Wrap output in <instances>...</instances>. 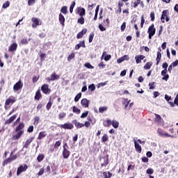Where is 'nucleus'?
<instances>
[{"label": "nucleus", "mask_w": 178, "mask_h": 178, "mask_svg": "<svg viewBox=\"0 0 178 178\" xmlns=\"http://www.w3.org/2000/svg\"><path fill=\"white\" fill-rule=\"evenodd\" d=\"M94 35H95V34L94 33V32H92L90 35H89V42H92V40H94Z\"/></svg>", "instance_id": "864d4df0"}, {"label": "nucleus", "mask_w": 178, "mask_h": 178, "mask_svg": "<svg viewBox=\"0 0 178 178\" xmlns=\"http://www.w3.org/2000/svg\"><path fill=\"white\" fill-rule=\"evenodd\" d=\"M88 90H90V91H95V85L94 83L90 84L88 86Z\"/></svg>", "instance_id": "5fc2aeb1"}, {"label": "nucleus", "mask_w": 178, "mask_h": 178, "mask_svg": "<svg viewBox=\"0 0 178 178\" xmlns=\"http://www.w3.org/2000/svg\"><path fill=\"white\" fill-rule=\"evenodd\" d=\"M165 99H166L168 101V102L170 104V106H172V107L175 106V103H173L172 102H169L172 99V97H170L168 95H165Z\"/></svg>", "instance_id": "c85d7f7f"}, {"label": "nucleus", "mask_w": 178, "mask_h": 178, "mask_svg": "<svg viewBox=\"0 0 178 178\" xmlns=\"http://www.w3.org/2000/svg\"><path fill=\"white\" fill-rule=\"evenodd\" d=\"M124 30H126V22H124L120 26V31L122 32L124 31Z\"/></svg>", "instance_id": "6e6d98bb"}, {"label": "nucleus", "mask_w": 178, "mask_h": 178, "mask_svg": "<svg viewBox=\"0 0 178 178\" xmlns=\"http://www.w3.org/2000/svg\"><path fill=\"white\" fill-rule=\"evenodd\" d=\"M85 67H87L88 69H93L94 66H92L90 63H85Z\"/></svg>", "instance_id": "052dcab7"}, {"label": "nucleus", "mask_w": 178, "mask_h": 178, "mask_svg": "<svg viewBox=\"0 0 178 178\" xmlns=\"http://www.w3.org/2000/svg\"><path fill=\"white\" fill-rule=\"evenodd\" d=\"M103 176H104V178H111L112 177L113 175H112V172L108 171V172H104Z\"/></svg>", "instance_id": "e433bc0d"}, {"label": "nucleus", "mask_w": 178, "mask_h": 178, "mask_svg": "<svg viewBox=\"0 0 178 178\" xmlns=\"http://www.w3.org/2000/svg\"><path fill=\"white\" fill-rule=\"evenodd\" d=\"M151 22L155 21V13L154 11L150 13Z\"/></svg>", "instance_id": "603ef678"}, {"label": "nucleus", "mask_w": 178, "mask_h": 178, "mask_svg": "<svg viewBox=\"0 0 178 178\" xmlns=\"http://www.w3.org/2000/svg\"><path fill=\"white\" fill-rule=\"evenodd\" d=\"M15 102H16V99H15L13 97H10L6 99L4 105L5 109H9L10 106L15 104Z\"/></svg>", "instance_id": "f03ea898"}, {"label": "nucleus", "mask_w": 178, "mask_h": 178, "mask_svg": "<svg viewBox=\"0 0 178 178\" xmlns=\"http://www.w3.org/2000/svg\"><path fill=\"white\" fill-rule=\"evenodd\" d=\"M61 144H62V142L60 140L56 141V143L54 144V147L49 149L50 152H54L55 149H58V148H59V146L61 145Z\"/></svg>", "instance_id": "412c9836"}, {"label": "nucleus", "mask_w": 178, "mask_h": 178, "mask_svg": "<svg viewBox=\"0 0 178 178\" xmlns=\"http://www.w3.org/2000/svg\"><path fill=\"white\" fill-rule=\"evenodd\" d=\"M72 123L74 124L76 129H81L82 127H84V124L78 122L77 120H73Z\"/></svg>", "instance_id": "ddd939ff"}, {"label": "nucleus", "mask_w": 178, "mask_h": 178, "mask_svg": "<svg viewBox=\"0 0 178 178\" xmlns=\"http://www.w3.org/2000/svg\"><path fill=\"white\" fill-rule=\"evenodd\" d=\"M61 13L63 15H66L67 13V7L66 6H63L60 10Z\"/></svg>", "instance_id": "de8ad7c7"}, {"label": "nucleus", "mask_w": 178, "mask_h": 178, "mask_svg": "<svg viewBox=\"0 0 178 178\" xmlns=\"http://www.w3.org/2000/svg\"><path fill=\"white\" fill-rule=\"evenodd\" d=\"M109 138L108 137V135L106 134H104V136L102 137V141L103 143H106V141H108Z\"/></svg>", "instance_id": "79ce46f5"}, {"label": "nucleus", "mask_w": 178, "mask_h": 178, "mask_svg": "<svg viewBox=\"0 0 178 178\" xmlns=\"http://www.w3.org/2000/svg\"><path fill=\"white\" fill-rule=\"evenodd\" d=\"M52 106V102H51V97L49 98V102L47 104L46 108L49 111Z\"/></svg>", "instance_id": "a18cd8bd"}, {"label": "nucleus", "mask_w": 178, "mask_h": 178, "mask_svg": "<svg viewBox=\"0 0 178 178\" xmlns=\"http://www.w3.org/2000/svg\"><path fill=\"white\" fill-rule=\"evenodd\" d=\"M44 137H47V132L41 131L39 133L38 140H42V138H44Z\"/></svg>", "instance_id": "c756f323"}, {"label": "nucleus", "mask_w": 178, "mask_h": 178, "mask_svg": "<svg viewBox=\"0 0 178 178\" xmlns=\"http://www.w3.org/2000/svg\"><path fill=\"white\" fill-rule=\"evenodd\" d=\"M171 65L172 67H176L178 65V60H176L175 61L172 62L171 63Z\"/></svg>", "instance_id": "338daca9"}, {"label": "nucleus", "mask_w": 178, "mask_h": 178, "mask_svg": "<svg viewBox=\"0 0 178 178\" xmlns=\"http://www.w3.org/2000/svg\"><path fill=\"white\" fill-rule=\"evenodd\" d=\"M12 162H13V159H12L10 157H9L8 159L3 161V166L8 165V163H11Z\"/></svg>", "instance_id": "f704fd0d"}, {"label": "nucleus", "mask_w": 178, "mask_h": 178, "mask_svg": "<svg viewBox=\"0 0 178 178\" xmlns=\"http://www.w3.org/2000/svg\"><path fill=\"white\" fill-rule=\"evenodd\" d=\"M40 79V76H34L32 79L33 83H37Z\"/></svg>", "instance_id": "e2e57ef3"}, {"label": "nucleus", "mask_w": 178, "mask_h": 178, "mask_svg": "<svg viewBox=\"0 0 178 178\" xmlns=\"http://www.w3.org/2000/svg\"><path fill=\"white\" fill-rule=\"evenodd\" d=\"M78 13L81 17L86 16V9L81 7L78 8Z\"/></svg>", "instance_id": "b1692460"}, {"label": "nucleus", "mask_w": 178, "mask_h": 178, "mask_svg": "<svg viewBox=\"0 0 178 178\" xmlns=\"http://www.w3.org/2000/svg\"><path fill=\"white\" fill-rule=\"evenodd\" d=\"M144 23H145V19H144V15L141 16L140 27L143 29L144 27Z\"/></svg>", "instance_id": "4d7b16f0"}, {"label": "nucleus", "mask_w": 178, "mask_h": 178, "mask_svg": "<svg viewBox=\"0 0 178 178\" xmlns=\"http://www.w3.org/2000/svg\"><path fill=\"white\" fill-rule=\"evenodd\" d=\"M38 123H40V117L36 116L34 118L33 124L34 126H37L38 125Z\"/></svg>", "instance_id": "37998d69"}, {"label": "nucleus", "mask_w": 178, "mask_h": 178, "mask_svg": "<svg viewBox=\"0 0 178 178\" xmlns=\"http://www.w3.org/2000/svg\"><path fill=\"white\" fill-rule=\"evenodd\" d=\"M77 23H79V24H84V17H81L80 18H79L77 20Z\"/></svg>", "instance_id": "13d9d810"}, {"label": "nucleus", "mask_w": 178, "mask_h": 178, "mask_svg": "<svg viewBox=\"0 0 178 178\" xmlns=\"http://www.w3.org/2000/svg\"><path fill=\"white\" fill-rule=\"evenodd\" d=\"M64 118H66V113L62 112L58 114V119H64Z\"/></svg>", "instance_id": "09e8293b"}, {"label": "nucleus", "mask_w": 178, "mask_h": 178, "mask_svg": "<svg viewBox=\"0 0 178 178\" xmlns=\"http://www.w3.org/2000/svg\"><path fill=\"white\" fill-rule=\"evenodd\" d=\"M81 105L83 108H88V106H90V100L87 99H82L81 101Z\"/></svg>", "instance_id": "f8f14e48"}, {"label": "nucleus", "mask_w": 178, "mask_h": 178, "mask_svg": "<svg viewBox=\"0 0 178 178\" xmlns=\"http://www.w3.org/2000/svg\"><path fill=\"white\" fill-rule=\"evenodd\" d=\"M145 58V56L144 55H138L135 56V60L137 64L141 63V60H144Z\"/></svg>", "instance_id": "6ab92c4d"}, {"label": "nucleus", "mask_w": 178, "mask_h": 178, "mask_svg": "<svg viewBox=\"0 0 178 178\" xmlns=\"http://www.w3.org/2000/svg\"><path fill=\"white\" fill-rule=\"evenodd\" d=\"M154 115L156 116L154 118L155 123H157V124H162V123H163V119H162L161 115L154 113Z\"/></svg>", "instance_id": "9d476101"}, {"label": "nucleus", "mask_w": 178, "mask_h": 178, "mask_svg": "<svg viewBox=\"0 0 178 178\" xmlns=\"http://www.w3.org/2000/svg\"><path fill=\"white\" fill-rule=\"evenodd\" d=\"M32 27H33V29H35V27H37V26H40V19H37L36 17H33L32 18Z\"/></svg>", "instance_id": "aec40b11"}, {"label": "nucleus", "mask_w": 178, "mask_h": 178, "mask_svg": "<svg viewBox=\"0 0 178 178\" xmlns=\"http://www.w3.org/2000/svg\"><path fill=\"white\" fill-rule=\"evenodd\" d=\"M106 111H108L107 106H101L99 108V113H104V112H106Z\"/></svg>", "instance_id": "58836bf2"}, {"label": "nucleus", "mask_w": 178, "mask_h": 178, "mask_svg": "<svg viewBox=\"0 0 178 178\" xmlns=\"http://www.w3.org/2000/svg\"><path fill=\"white\" fill-rule=\"evenodd\" d=\"M76 56V54H74V52H72L67 57V60L68 62H70V60H72V59H74Z\"/></svg>", "instance_id": "a19ab883"}, {"label": "nucleus", "mask_w": 178, "mask_h": 178, "mask_svg": "<svg viewBox=\"0 0 178 178\" xmlns=\"http://www.w3.org/2000/svg\"><path fill=\"white\" fill-rule=\"evenodd\" d=\"M129 104H130V100H129L128 99H123L122 105L124 106L125 109L127 108Z\"/></svg>", "instance_id": "473e14b6"}, {"label": "nucleus", "mask_w": 178, "mask_h": 178, "mask_svg": "<svg viewBox=\"0 0 178 178\" xmlns=\"http://www.w3.org/2000/svg\"><path fill=\"white\" fill-rule=\"evenodd\" d=\"M104 161L103 163H101V168H106L108 165H109V154H107L104 157H101L99 161Z\"/></svg>", "instance_id": "423d86ee"}, {"label": "nucleus", "mask_w": 178, "mask_h": 178, "mask_svg": "<svg viewBox=\"0 0 178 178\" xmlns=\"http://www.w3.org/2000/svg\"><path fill=\"white\" fill-rule=\"evenodd\" d=\"M72 112L74 113H76V115H80L81 113V110H80L77 106H72Z\"/></svg>", "instance_id": "7c9ffc66"}, {"label": "nucleus", "mask_w": 178, "mask_h": 178, "mask_svg": "<svg viewBox=\"0 0 178 178\" xmlns=\"http://www.w3.org/2000/svg\"><path fill=\"white\" fill-rule=\"evenodd\" d=\"M138 5H140L141 8H144V6H145L144 5V1L141 0H135L134 1H131V7L134 9H136V8L138 6Z\"/></svg>", "instance_id": "20e7f679"}, {"label": "nucleus", "mask_w": 178, "mask_h": 178, "mask_svg": "<svg viewBox=\"0 0 178 178\" xmlns=\"http://www.w3.org/2000/svg\"><path fill=\"white\" fill-rule=\"evenodd\" d=\"M111 124L114 129H118L119 127V122L115 120L111 121Z\"/></svg>", "instance_id": "c9c22d12"}, {"label": "nucleus", "mask_w": 178, "mask_h": 178, "mask_svg": "<svg viewBox=\"0 0 178 178\" xmlns=\"http://www.w3.org/2000/svg\"><path fill=\"white\" fill-rule=\"evenodd\" d=\"M141 159H142V162H143L144 163H148L149 159L147 157L143 156L142 157Z\"/></svg>", "instance_id": "774afa93"}, {"label": "nucleus", "mask_w": 178, "mask_h": 178, "mask_svg": "<svg viewBox=\"0 0 178 178\" xmlns=\"http://www.w3.org/2000/svg\"><path fill=\"white\" fill-rule=\"evenodd\" d=\"M16 49H17V44L13 43L12 45L10 46L8 51L10 52H15Z\"/></svg>", "instance_id": "bb28decb"}, {"label": "nucleus", "mask_w": 178, "mask_h": 178, "mask_svg": "<svg viewBox=\"0 0 178 178\" xmlns=\"http://www.w3.org/2000/svg\"><path fill=\"white\" fill-rule=\"evenodd\" d=\"M65 16H63V15H62V13L59 14V22L60 23V24L63 26H65Z\"/></svg>", "instance_id": "a878e982"}, {"label": "nucleus", "mask_w": 178, "mask_h": 178, "mask_svg": "<svg viewBox=\"0 0 178 178\" xmlns=\"http://www.w3.org/2000/svg\"><path fill=\"white\" fill-rule=\"evenodd\" d=\"M98 27H99V29L100 30V31H106V28H105V26H104V25H102V24H99Z\"/></svg>", "instance_id": "3c124183"}, {"label": "nucleus", "mask_w": 178, "mask_h": 178, "mask_svg": "<svg viewBox=\"0 0 178 178\" xmlns=\"http://www.w3.org/2000/svg\"><path fill=\"white\" fill-rule=\"evenodd\" d=\"M134 145L136 152H138V154H141V151H143L141 145H140V144H138V143H137L136 140H134Z\"/></svg>", "instance_id": "a211bd4d"}, {"label": "nucleus", "mask_w": 178, "mask_h": 178, "mask_svg": "<svg viewBox=\"0 0 178 178\" xmlns=\"http://www.w3.org/2000/svg\"><path fill=\"white\" fill-rule=\"evenodd\" d=\"M15 119H16V115H13V116H11L8 120H7L4 122V124H10V123H13Z\"/></svg>", "instance_id": "393cba45"}, {"label": "nucleus", "mask_w": 178, "mask_h": 178, "mask_svg": "<svg viewBox=\"0 0 178 178\" xmlns=\"http://www.w3.org/2000/svg\"><path fill=\"white\" fill-rule=\"evenodd\" d=\"M88 113H89L88 111L83 113L81 115V119H84V118H87L88 116Z\"/></svg>", "instance_id": "8fccbe9b"}, {"label": "nucleus", "mask_w": 178, "mask_h": 178, "mask_svg": "<svg viewBox=\"0 0 178 178\" xmlns=\"http://www.w3.org/2000/svg\"><path fill=\"white\" fill-rule=\"evenodd\" d=\"M157 133L159 134V135L161 136V137H173V136L163 131L162 129H159L158 131H157Z\"/></svg>", "instance_id": "9b49d317"}, {"label": "nucleus", "mask_w": 178, "mask_h": 178, "mask_svg": "<svg viewBox=\"0 0 178 178\" xmlns=\"http://www.w3.org/2000/svg\"><path fill=\"white\" fill-rule=\"evenodd\" d=\"M80 98H81V92L78 93L76 97H74V102H79L80 100Z\"/></svg>", "instance_id": "c03bdc74"}, {"label": "nucleus", "mask_w": 178, "mask_h": 178, "mask_svg": "<svg viewBox=\"0 0 178 178\" xmlns=\"http://www.w3.org/2000/svg\"><path fill=\"white\" fill-rule=\"evenodd\" d=\"M74 6H76V1H73L70 7V13H73V9H74Z\"/></svg>", "instance_id": "49530a36"}, {"label": "nucleus", "mask_w": 178, "mask_h": 178, "mask_svg": "<svg viewBox=\"0 0 178 178\" xmlns=\"http://www.w3.org/2000/svg\"><path fill=\"white\" fill-rule=\"evenodd\" d=\"M60 129H65V130H72L74 129V126L73 124L70 122L65 123L63 124L60 125Z\"/></svg>", "instance_id": "1a4fd4ad"}, {"label": "nucleus", "mask_w": 178, "mask_h": 178, "mask_svg": "<svg viewBox=\"0 0 178 178\" xmlns=\"http://www.w3.org/2000/svg\"><path fill=\"white\" fill-rule=\"evenodd\" d=\"M146 173L147 175H152L154 173V169L152 168H148L146 171Z\"/></svg>", "instance_id": "0e129e2a"}, {"label": "nucleus", "mask_w": 178, "mask_h": 178, "mask_svg": "<svg viewBox=\"0 0 178 178\" xmlns=\"http://www.w3.org/2000/svg\"><path fill=\"white\" fill-rule=\"evenodd\" d=\"M34 140V137H30L29 138L26 142L25 144L23 146V148H29V147L30 146V145L31 144V143H33V141Z\"/></svg>", "instance_id": "4468645a"}, {"label": "nucleus", "mask_w": 178, "mask_h": 178, "mask_svg": "<svg viewBox=\"0 0 178 178\" xmlns=\"http://www.w3.org/2000/svg\"><path fill=\"white\" fill-rule=\"evenodd\" d=\"M166 73H168V70H163V71H161V76H163L162 78V80H165V81H168V80H169V74Z\"/></svg>", "instance_id": "f3484780"}, {"label": "nucleus", "mask_w": 178, "mask_h": 178, "mask_svg": "<svg viewBox=\"0 0 178 178\" xmlns=\"http://www.w3.org/2000/svg\"><path fill=\"white\" fill-rule=\"evenodd\" d=\"M34 98H35V99H36V101H40V99L42 98V95L41 94V90L40 89H38L36 91Z\"/></svg>", "instance_id": "5701e85b"}, {"label": "nucleus", "mask_w": 178, "mask_h": 178, "mask_svg": "<svg viewBox=\"0 0 178 178\" xmlns=\"http://www.w3.org/2000/svg\"><path fill=\"white\" fill-rule=\"evenodd\" d=\"M84 34H87V29H82V31H80V32L76 35V38H77V40H80V38H83V37H84Z\"/></svg>", "instance_id": "dca6fc26"}, {"label": "nucleus", "mask_w": 178, "mask_h": 178, "mask_svg": "<svg viewBox=\"0 0 178 178\" xmlns=\"http://www.w3.org/2000/svg\"><path fill=\"white\" fill-rule=\"evenodd\" d=\"M41 91L45 95H49L50 92H52V90L49 88V85L44 83L41 86Z\"/></svg>", "instance_id": "39448f33"}, {"label": "nucleus", "mask_w": 178, "mask_h": 178, "mask_svg": "<svg viewBox=\"0 0 178 178\" xmlns=\"http://www.w3.org/2000/svg\"><path fill=\"white\" fill-rule=\"evenodd\" d=\"M46 55L47 54H45V53H42L40 54V58L42 62H44Z\"/></svg>", "instance_id": "680f3d73"}, {"label": "nucleus", "mask_w": 178, "mask_h": 178, "mask_svg": "<svg viewBox=\"0 0 178 178\" xmlns=\"http://www.w3.org/2000/svg\"><path fill=\"white\" fill-rule=\"evenodd\" d=\"M162 58V54H161V51H158L157 52V57L156 58V65H159V62H161V59Z\"/></svg>", "instance_id": "2f4dec72"}, {"label": "nucleus", "mask_w": 178, "mask_h": 178, "mask_svg": "<svg viewBox=\"0 0 178 178\" xmlns=\"http://www.w3.org/2000/svg\"><path fill=\"white\" fill-rule=\"evenodd\" d=\"M63 158L64 159H67L70 156V151L67 149H63L62 152Z\"/></svg>", "instance_id": "2eb2a0df"}, {"label": "nucleus", "mask_w": 178, "mask_h": 178, "mask_svg": "<svg viewBox=\"0 0 178 178\" xmlns=\"http://www.w3.org/2000/svg\"><path fill=\"white\" fill-rule=\"evenodd\" d=\"M52 81H55V80H59L60 78V76L56 74V73L54 72L51 76H50Z\"/></svg>", "instance_id": "cd10ccee"}, {"label": "nucleus", "mask_w": 178, "mask_h": 178, "mask_svg": "<svg viewBox=\"0 0 178 178\" xmlns=\"http://www.w3.org/2000/svg\"><path fill=\"white\" fill-rule=\"evenodd\" d=\"M15 131L17 134L13 135L12 140H19L20 137L23 135V123L20 122L17 127L15 128Z\"/></svg>", "instance_id": "f257e3e1"}, {"label": "nucleus", "mask_w": 178, "mask_h": 178, "mask_svg": "<svg viewBox=\"0 0 178 178\" xmlns=\"http://www.w3.org/2000/svg\"><path fill=\"white\" fill-rule=\"evenodd\" d=\"M168 15H169V10H163L162 15L161 17V20L162 23H165V22H169L170 18L168 16Z\"/></svg>", "instance_id": "6e6552de"}, {"label": "nucleus", "mask_w": 178, "mask_h": 178, "mask_svg": "<svg viewBox=\"0 0 178 178\" xmlns=\"http://www.w3.org/2000/svg\"><path fill=\"white\" fill-rule=\"evenodd\" d=\"M23 172V165H21L17 171V176H19Z\"/></svg>", "instance_id": "ea45409f"}, {"label": "nucleus", "mask_w": 178, "mask_h": 178, "mask_svg": "<svg viewBox=\"0 0 178 178\" xmlns=\"http://www.w3.org/2000/svg\"><path fill=\"white\" fill-rule=\"evenodd\" d=\"M45 158V155L40 154L37 157L38 162H42L44 161V159Z\"/></svg>", "instance_id": "4c0bfd02"}, {"label": "nucleus", "mask_w": 178, "mask_h": 178, "mask_svg": "<svg viewBox=\"0 0 178 178\" xmlns=\"http://www.w3.org/2000/svg\"><path fill=\"white\" fill-rule=\"evenodd\" d=\"M22 88H23V84H22V81L19 80L13 86L14 92H17V94H19V92L22 91Z\"/></svg>", "instance_id": "0eeeda50"}, {"label": "nucleus", "mask_w": 178, "mask_h": 178, "mask_svg": "<svg viewBox=\"0 0 178 178\" xmlns=\"http://www.w3.org/2000/svg\"><path fill=\"white\" fill-rule=\"evenodd\" d=\"M87 119H88V122L92 123L93 124L97 122V120H95V119H94V120L92 121V118L91 117H88Z\"/></svg>", "instance_id": "bf43d9fd"}, {"label": "nucleus", "mask_w": 178, "mask_h": 178, "mask_svg": "<svg viewBox=\"0 0 178 178\" xmlns=\"http://www.w3.org/2000/svg\"><path fill=\"white\" fill-rule=\"evenodd\" d=\"M147 33L149 34V40H151L154 35H155V33H156V29H155V25L152 24L147 30Z\"/></svg>", "instance_id": "7ed1b4c3"}, {"label": "nucleus", "mask_w": 178, "mask_h": 178, "mask_svg": "<svg viewBox=\"0 0 178 178\" xmlns=\"http://www.w3.org/2000/svg\"><path fill=\"white\" fill-rule=\"evenodd\" d=\"M10 3L9 1H6L3 4V9H6V8H9Z\"/></svg>", "instance_id": "69168bd1"}, {"label": "nucleus", "mask_w": 178, "mask_h": 178, "mask_svg": "<svg viewBox=\"0 0 178 178\" xmlns=\"http://www.w3.org/2000/svg\"><path fill=\"white\" fill-rule=\"evenodd\" d=\"M152 66V62H147L145 65H144V69L145 70H149L151 69V67Z\"/></svg>", "instance_id": "72a5a7b5"}, {"label": "nucleus", "mask_w": 178, "mask_h": 178, "mask_svg": "<svg viewBox=\"0 0 178 178\" xmlns=\"http://www.w3.org/2000/svg\"><path fill=\"white\" fill-rule=\"evenodd\" d=\"M103 126L104 127H111L112 126V120L109 119L103 120Z\"/></svg>", "instance_id": "4be33fe9"}]
</instances>
